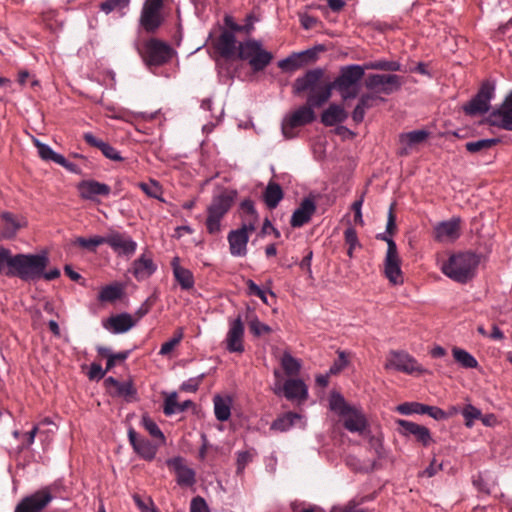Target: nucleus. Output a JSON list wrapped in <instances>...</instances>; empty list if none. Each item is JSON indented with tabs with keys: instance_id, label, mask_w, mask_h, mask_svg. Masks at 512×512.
<instances>
[{
	"instance_id": "obj_1",
	"label": "nucleus",
	"mask_w": 512,
	"mask_h": 512,
	"mask_svg": "<svg viewBox=\"0 0 512 512\" xmlns=\"http://www.w3.org/2000/svg\"><path fill=\"white\" fill-rule=\"evenodd\" d=\"M365 70V63L342 66L338 76L332 82L324 83L320 92L327 101L331 98L333 89L340 93L344 101L355 99L359 94V83L365 76Z\"/></svg>"
},
{
	"instance_id": "obj_2",
	"label": "nucleus",
	"mask_w": 512,
	"mask_h": 512,
	"mask_svg": "<svg viewBox=\"0 0 512 512\" xmlns=\"http://www.w3.org/2000/svg\"><path fill=\"white\" fill-rule=\"evenodd\" d=\"M480 256L471 251L452 254L442 265V272L453 281L466 284L470 282L477 272Z\"/></svg>"
},
{
	"instance_id": "obj_3",
	"label": "nucleus",
	"mask_w": 512,
	"mask_h": 512,
	"mask_svg": "<svg viewBox=\"0 0 512 512\" xmlns=\"http://www.w3.org/2000/svg\"><path fill=\"white\" fill-rule=\"evenodd\" d=\"M327 102V98L319 91L307 96L306 104L295 110L290 116L282 122V133L285 138L293 137L291 130L297 127L305 126L316 119L314 108H319Z\"/></svg>"
},
{
	"instance_id": "obj_4",
	"label": "nucleus",
	"mask_w": 512,
	"mask_h": 512,
	"mask_svg": "<svg viewBox=\"0 0 512 512\" xmlns=\"http://www.w3.org/2000/svg\"><path fill=\"white\" fill-rule=\"evenodd\" d=\"M237 197L236 190H223L220 194L213 196L210 205L207 207L206 229L209 234H217L221 230V220L231 209Z\"/></svg>"
},
{
	"instance_id": "obj_5",
	"label": "nucleus",
	"mask_w": 512,
	"mask_h": 512,
	"mask_svg": "<svg viewBox=\"0 0 512 512\" xmlns=\"http://www.w3.org/2000/svg\"><path fill=\"white\" fill-rule=\"evenodd\" d=\"M138 52L145 65L149 68L167 64L175 53L168 43L158 38L148 39L141 49L138 48Z\"/></svg>"
},
{
	"instance_id": "obj_6",
	"label": "nucleus",
	"mask_w": 512,
	"mask_h": 512,
	"mask_svg": "<svg viewBox=\"0 0 512 512\" xmlns=\"http://www.w3.org/2000/svg\"><path fill=\"white\" fill-rule=\"evenodd\" d=\"M48 264L49 257L47 252L44 251L36 254L29 253V258L25 269L23 282H37L40 279L52 281L59 278L61 275L60 270L56 267L46 270Z\"/></svg>"
},
{
	"instance_id": "obj_7",
	"label": "nucleus",
	"mask_w": 512,
	"mask_h": 512,
	"mask_svg": "<svg viewBox=\"0 0 512 512\" xmlns=\"http://www.w3.org/2000/svg\"><path fill=\"white\" fill-rule=\"evenodd\" d=\"M165 0H144L140 16L139 27L146 34H155L165 22L164 14Z\"/></svg>"
},
{
	"instance_id": "obj_8",
	"label": "nucleus",
	"mask_w": 512,
	"mask_h": 512,
	"mask_svg": "<svg viewBox=\"0 0 512 512\" xmlns=\"http://www.w3.org/2000/svg\"><path fill=\"white\" fill-rule=\"evenodd\" d=\"M58 484L55 482L25 496L16 505L14 512H42L54 499Z\"/></svg>"
},
{
	"instance_id": "obj_9",
	"label": "nucleus",
	"mask_w": 512,
	"mask_h": 512,
	"mask_svg": "<svg viewBox=\"0 0 512 512\" xmlns=\"http://www.w3.org/2000/svg\"><path fill=\"white\" fill-rule=\"evenodd\" d=\"M28 258L29 253L12 254L10 249L0 246V275L23 281Z\"/></svg>"
},
{
	"instance_id": "obj_10",
	"label": "nucleus",
	"mask_w": 512,
	"mask_h": 512,
	"mask_svg": "<svg viewBox=\"0 0 512 512\" xmlns=\"http://www.w3.org/2000/svg\"><path fill=\"white\" fill-rule=\"evenodd\" d=\"M495 94V82L485 80L481 83L477 93L463 105V111L468 116L485 114L490 110V101Z\"/></svg>"
},
{
	"instance_id": "obj_11",
	"label": "nucleus",
	"mask_w": 512,
	"mask_h": 512,
	"mask_svg": "<svg viewBox=\"0 0 512 512\" xmlns=\"http://www.w3.org/2000/svg\"><path fill=\"white\" fill-rule=\"evenodd\" d=\"M403 77L397 74H369L364 80L367 90L376 95H391L401 89Z\"/></svg>"
},
{
	"instance_id": "obj_12",
	"label": "nucleus",
	"mask_w": 512,
	"mask_h": 512,
	"mask_svg": "<svg viewBox=\"0 0 512 512\" xmlns=\"http://www.w3.org/2000/svg\"><path fill=\"white\" fill-rule=\"evenodd\" d=\"M324 73V69L318 67L307 70L302 76L297 77L292 84L293 95L301 96L305 92H309L308 95L318 93L324 85L321 83Z\"/></svg>"
},
{
	"instance_id": "obj_13",
	"label": "nucleus",
	"mask_w": 512,
	"mask_h": 512,
	"mask_svg": "<svg viewBox=\"0 0 512 512\" xmlns=\"http://www.w3.org/2000/svg\"><path fill=\"white\" fill-rule=\"evenodd\" d=\"M385 367L387 369L391 368L409 375L414 373L424 374L428 372L413 356L404 351H392Z\"/></svg>"
},
{
	"instance_id": "obj_14",
	"label": "nucleus",
	"mask_w": 512,
	"mask_h": 512,
	"mask_svg": "<svg viewBox=\"0 0 512 512\" xmlns=\"http://www.w3.org/2000/svg\"><path fill=\"white\" fill-rule=\"evenodd\" d=\"M105 240V244H107L118 256L130 258L136 252L137 243L126 233L112 230L105 235Z\"/></svg>"
},
{
	"instance_id": "obj_15",
	"label": "nucleus",
	"mask_w": 512,
	"mask_h": 512,
	"mask_svg": "<svg viewBox=\"0 0 512 512\" xmlns=\"http://www.w3.org/2000/svg\"><path fill=\"white\" fill-rule=\"evenodd\" d=\"M397 432L403 437L413 436L415 441L424 447L429 446L433 442L430 430L423 425L417 424L405 419H396Z\"/></svg>"
},
{
	"instance_id": "obj_16",
	"label": "nucleus",
	"mask_w": 512,
	"mask_h": 512,
	"mask_svg": "<svg viewBox=\"0 0 512 512\" xmlns=\"http://www.w3.org/2000/svg\"><path fill=\"white\" fill-rule=\"evenodd\" d=\"M489 125L512 131V90L506 95L502 104L487 117Z\"/></svg>"
},
{
	"instance_id": "obj_17",
	"label": "nucleus",
	"mask_w": 512,
	"mask_h": 512,
	"mask_svg": "<svg viewBox=\"0 0 512 512\" xmlns=\"http://www.w3.org/2000/svg\"><path fill=\"white\" fill-rule=\"evenodd\" d=\"M244 323L241 315L229 322V330L226 336V349L230 353H243L244 347Z\"/></svg>"
},
{
	"instance_id": "obj_18",
	"label": "nucleus",
	"mask_w": 512,
	"mask_h": 512,
	"mask_svg": "<svg viewBox=\"0 0 512 512\" xmlns=\"http://www.w3.org/2000/svg\"><path fill=\"white\" fill-rule=\"evenodd\" d=\"M400 265L401 259L398 254L397 246L390 245V248H387L384 260V274L394 285L403 283V275Z\"/></svg>"
},
{
	"instance_id": "obj_19",
	"label": "nucleus",
	"mask_w": 512,
	"mask_h": 512,
	"mask_svg": "<svg viewBox=\"0 0 512 512\" xmlns=\"http://www.w3.org/2000/svg\"><path fill=\"white\" fill-rule=\"evenodd\" d=\"M169 468L176 474L177 484L180 486H193L196 482L195 471L185 464V459L181 456L170 458L166 461Z\"/></svg>"
},
{
	"instance_id": "obj_20",
	"label": "nucleus",
	"mask_w": 512,
	"mask_h": 512,
	"mask_svg": "<svg viewBox=\"0 0 512 512\" xmlns=\"http://www.w3.org/2000/svg\"><path fill=\"white\" fill-rule=\"evenodd\" d=\"M1 229L0 240H11L17 235V232L27 226L24 217L17 218L12 212L4 211L0 214Z\"/></svg>"
},
{
	"instance_id": "obj_21",
	"label": "nucleus",
	"mask_w": 512,
	"mask_h": 512,
	"mask_svg": "<svg viewBox=\"0 0 512 512\" xmlns=\"http://www.w3.org/2000/svg\"><path fill=\"white\" fill-rule=\"evenodd\" d=\"M77 190L81 199L90 201H96L97 196L107 197L111 193L109 185L93 179L80 181Z\"/></svg>"
},
{
	"instance_id": "obj_22",
	"label": "nucleus",
	"mask_w": 512,
	"mask_h": 512,
	"mask_svg": "<svg viewBox=\"0 0 512 512\" xmlns=\"http://www.w3.org/2000/svg\"><path fill=\"white\" fill-rule=\"evenodd\" d=\"M128 439L134 451L143 459L151 461L157 453V446L153 445L150 440L140 437L133 427L128 429Z\"/></svg>"
},
{
	"instance_id": "obj_23",
	"label": "nucleus",
	"mask_w": 512,
	"mask_h": 512,
	"mask_svg": "<svg viewBox=\"0 0 512 512\" xmlns=\"http://www.w3.org/2000/svg\"><path fill=\"white\" fill-rule=\"evenodd\" d=\"M316 211V203L313 198L305 197L299 207L293 212L290 225L293 228H300L307 224Z\"/></svg>"
},
{
	"instance_id": "obj_24",
	"label": "nucleus",
	"mask_w": 512,
	"mask_h": 512,
	"mask_svg": "<svg viewBox=\"0 0 512 512\" xmlns=\"http://www.w3.org/2000/svg\"><path fill=\"white\" fill-rule=\"evenodd\" d=\"M157 270V265L153 259L143 253L132 262L129 270L137 281H143L150 278Z\"/></svg>"
},
{
	"instance_id": "obj_25",
	"label": "nucleus",
	"mask_w": 512,
	"mask_h": 512,
	"mask_svg": "<svg viewBox=\"0 0 512 512\" xmlns=\"http://www.w3.org/2000/svg\"><path fill=\"white\" fill-rule=\"evenodd\" d=\"M84 141L93 148H97L101 151L104 157L114 162H122L124 158L120 152L110 145L108 142L97 138L92 132H85L83 134Z\"/></svg>"
},
{
	"instance_id": "obj_26",
	"label": "nucleus",
	"mask_w": 512,
	"mask_h": 512,
	"mask_svg": "<svg viewBox=\"0 0 512 512\" xmlns=\"http://www.w3.org/2000/svg\"><path fill=\"white\" fill-rule=\"evenodd\" d=\"M215 48L225 59H231L236 56L238 49L235 34L224 28L215 43Z\"/></svg>"
},
{
	"instance_id": "obj_27",
	"label": "nucleus",
	"mask_w": 512,
	"mask_h": 512,
	"mask_svg": "<svg viewBox=\"0 0 512 512\" xmlns=\"http://www.w3.org/2000/svg\"><path fill=\"white\" fill-rule=\"evenodd\" d=\"M227 241L229 243V251L232 256L244 257L247 255L249 235L244 232V229L231 230L227 235Z\"/></svg>"
},
{
	"instance_id": "obj_28",
	"label": "nucleus",
	"mask_w": 512,
	"mask_h": 512,
	"mask_svg": "<svg viewBox=\"0 0 512 512\" xmlns=\"http://www.w3.org/2000/svg\"><path fill=\"white\" fill-rule=\"evenodd\" d=\"M136 321L129 313L123 312L109 317L103 322V327L114 334H122L134 327Z\"/></svg>"
},
{
	"instance_id": "obj_29",
	"label": "nucleus",
	"mask_w": 512,
	"mask_h": 512,
	"mask_svg": "<svg viewBox=\"0 0 512 512\" xmlns=\"http://www.w3.org/2000/svg\"><path fill=\"white\" fill-rule=\"evenodd\" d=\"M435 238L438 241L456 240L460 235V218L453 217L448 221L438 223L435 228Z\"/></svg>"
},
{
	"instance_id": "obj_30",
	"label": "nucleus",
	"mask_w": 512,
	"mask_h": 512,
	"mask_svg": "<svg viewBox=\"0 0 512 512\" xmlns=\"http://www.w3.org/2000/svg\"><path fill=\"white\" fill-rule=\"evenodd\" d=\"M283 391L284 396L289 400L306 399L308 396L307 386L301 379H288L285 381L283 388L275 390L276 394Z\"/></svg>"
},
{
	"instance_id": "obj_31",
	"label": "nucleus",
	"mask_w": 512,
	"mask_h": 512,
	"mask_svg": "<svg viewBox=\"0 0 512 512\" xmlns=\"http://www.w3.org/2000/svg\"><path fill=\"white\" fill-rule=\"evenodd\" d=\"M173 275L182 290H190L195 285L193 273L180 265V258L175 256L171 261Z\"/></svg>"
},
{
	"instance_id": "obj_32",
	"label": "nucleus",
	"mask_w": 512,
	"mask_h": 512,
	"mask_svg": "<svg viewBox=\"0 0 512 512\" xmlns=\"http://www.w3.org/2000/svg\"><path fill=\"white\" fill-rule=\"evenodd\" d=\"M348 118V113L344 107L332 103L321 113L320 121L326 127H332L343 123Z\"/></svg>"
},
{
	"instance_id": "obj_33",
	"label": "nucleus",
	"mask_w": 512,
	"mask_h": 512,
	"mask_svg": "<svg viewBox=\"0 0 512 512\" xmlns=\"http://www.w3.org/2000/svg\"><path fill=\"white\" fill-rule=\"evenodd\" d=\"M429 137V132L426 130H413L399 135V142L403 147L399 150L400 156L409 154V148L424 142Z\"/></svg>"
},
{
	"instance_id": "obj_34",
	"label": "nucleus",
	"mask_w": 512,
	"mask_h": 512,
	"mask_svg": "<svg viewBox=\"0 0 512 512\" xmlns=\"http://www.w3.org/2000/svg\"><path fill=\"white\" fill-rule=\"evenodd\" d=\"M341 417L343 418L344 428L350 432L362 433L367 428V420L364 414L355 407H353V411Z\"/></svg>"
},
{
	"instance_id": "obj_35",
	"label": "nucleus",
	"mask_w": 512,
	"mask_h": 512,
	"mask_svg": "<svg viewBox=\"0 0 512 512\" xmlns=\"http://www.w3.org/2000/svg\"><path fill=\"white\" fill-rule=\"evenodd\" d=\"M284 198V191L280 184L269 181L262 193V200L269 209H275Z\"/></svg>"
},
{
	"instance_id": "obj_36",
	"label": "nucleus",
	"mask_w": 512,
	"mask_h": 512,
	"mask_svg": "<svg viewBox=\"0 0 512 512\" xmlns=\"http://www.w3.org/2000/svg\"><path fill=\"white\" fill-rule=\"evenodd\" d=\"M261 45V42L255 39H247L243 42H239L236 57L242 61H248L249 63L250 59L254 57Z\"/></svg>"
},
{
	"instance_id": "obj_37",
	"label": "nucleus",
	"mask_w": 512,
	"mask_h": 512,
	"mask_svg": "<svg viewBox=\"0 0 512 512\" xmlns=\"http://www.w3.org/2000/svg\"><path fill=\"white\" fill-rule=\"evenodd\" d=\"M98 355L101 357L107 358L106 362V370H111L115 365L116 362H123L125 361L130 353L131 350H125L118 353H112L111 350L104 346H97L96 348Z\"/></svg>"
},
{
	"instance_id": "obj_38",
	"label": "nucleus",
	"mask_w": 512,
	"mask_h": 512,
	"mask_svg": "<svg viewBox=\"0 0 512 512\" xmlns=\"http://www.w3.org/2000/svg\"><path fill=\"white\" fill-rule=\"evenodd\" d=\"M124 295V287L120 283H114L104 286L99 294L98 300L100 302H115Z\"/></svg>"
},
{
	"instance_id": "obj_39",
	"label": "nucleus",
	"mask_w": 512,
	"mask_h": 512,
	"mask_svg": "<svg viewBox=\"0 0 512 512\" xmlns=\"http://www.w3.org/2000/svg\"><path fill=\"white\" fill-rule=\"evenodd\" d=\"M215 417L220 422L227 421L231 416V399L216 395L213 399Z\"/></svg>"
},
{
	"instance_id": "obj_40",
	"label": "nucleus",
	"mask_w": 512,
	"mask_h": 512,
	"mask_svg": "<svg viewBox=\"0 0 512 512\" xmlns=\"http://www.w3.org/2000/svg\"><path fill=\"white\" fill-rule=\"evenodd\" d=\"M273 60V54L262 46L255 53L254 57L250 59L249 65L254 72L263 71Z\"/></svg>"
},
{
	"instance_id": "obj_41",
	"label": "nucleus",
	"mask_w": 512,
	"mask_h": 512,
	"mask_svg": "<svg viewBox=\"0 0 512 512\" xmlns=\"http://www.w3.org/2000/svg\"><path fill=\"white\" fill-rule=\"evenodd\" d=\"M329 408L336 412L340 417L346 416L349 412L353 411V406L349 405L345 398L336 391H333L330 395Z\"/></svg>"
},
{
	"instance_id": "obj_42",
	"label": "nucleus",
	"mask_w": 512,
	"mask_h": 512,
	"mask_svg": "<svg viewBox=\"0 0 512 512\" xmlns=\"http://www.w3.org/2000/svg\"><path fill=\"white\" fill-rule=\"evenodd\" d=\"M367 70H380L387 72H401L402 65L399 61L379 59L375 61H369L365 63Z\"/></svg>"
},
{
	"instance_id": "obj_43",
	"label": "nucleus",
	"mask_w": 512,
	"mask_h": 512,
	"mask_svg": "<svg viewBox=\"0 0 512 512\" xmlns=\"http://www.w3.org/2000/svg\"><path fill=\"white\" fill-rule=\"evenodd\" d=\"M501 142L500 138H488L480 139L477 141H470L465 144V148L468 152L474 153H485L487 150L493 148Z\"/></svg>"
},
{
	"instance_id": "obj_44",
	"label": "nucleus",
	"mask_w": 512,
	"mask_h": 512,
	"mask_svg": "<svg viewBox=\"0 0 512 512\" xmlns=\"http://www.w3.org/2000/svg\"><path fill=\"white\" fill-rule=\"evenodd\" d=\"M452 354L455 361L459 363L463 368L473 369L478 367V361L468 351L459 347H453Z\"/></svg>"
},
{
	"instance_id": "obj_45",
	"label": "nucleus",
	"mask_w": 512,
	"mask_h": 512,
	"mask_svg": "<svg viewBox=\"0 0 512 512\" xmlns=\"http://www.w3.org/2000/svg\"><path fill=\"white\" fill-rule=\"evenodd\" d=\"M112 395L123 397L126 402H132L137 400V389L134 387L132 380L119 382V384L116 386L115 392L112 393Z\"/></svg>"
},
{
	"instance_id": "obj_46",
	"label": "nucleus",
	"mask_w": 512,
	"mask_h": 512,
	"mask_svg": "<svg viewBox=\"0 0 512 512\" xmlns=\"http://www.w3.org/2000/svg\"><path fill=\"white\" fill-rule=\"evenodd\" d=\"M105 241V236L100 235H95L90 238L79 236L73 240L72 244L90 252H96V248L102 244H105Z\"/></svg>"
},
{
	"instance_id": "obj_47",
	"label": "nucleus",
	"mask_w": 512,
	"mask_h": 512,
	"mask_svg": "<svg viewBox=\"0 0 512 512\" xmlns=\"http://www.w3.org/2000/svg\"><path fill=\"white\" fill-rule=\"evenodd\" d=\"M281 366L288 376H296L301 370V362L293 357L289 352H284L281 357Z\"/></svg>"
},
{
	"instance_id": "obj_48",
	"label": "nucleus",
	"mask_w": 512,
	"mask_h": 512,
	"mask_svg": "<svg viewBox=\"0 0 512 512\" xmlns=\"http://www.w3.org/2000/svg\"><path fill=\"white\" fill-rule=\"evenodd\" d=\"M300 416L294 412H287L279 417H277L271 424L272 430H277L280 432H285L289 430L293 425L295 419H299Z\"/></svg>"
},
{
	"instance_id": "obj_49",
	"label": "nucleus",
	"mask_w": 512,
	"mask_h": 512,
	"mask_svg": "<svg viewBox=\"0 0 512 512\" xmlns=\"http://www.w3.org/2000/svg\"><path fill=\"white\" fill-rule=\"evenodd\" d=\"M327 50L324 44H317L312 48L306 49L301 52H297L299 59L302 63V66L308 65L310 63H314L318 59V55L320 52H325Z\"/></svg>"
},
{
	"instance_id": "obj_50",
	"label": "nucleus",
	"mask_w": 512,
	"mask_h": 512,
	"mask_svg": "<svg viewBox=\"0 0 512 512\" xmlns=\"http://www.w3.org/2000/svg\"><path fill=\"white\" fill-rule=\"evenodd\" d=\"M138 186L148 197L160 200L162 202L165 201L161 197L163 190L158 181L151 179L149 183L140 182Z\"/></svg>"
},
{
	"instance_id": "obj_51",
	"label": "nucleus",
	"mask_w": 512,
	"mask_h": 512,
	"mask_svg": "<svg viewBox=\"0 0 512 512\" xmlns=\"http://www.w3.org/2000/svg\"><path fill=\"white\" fill-rule=\"evenodd\" d=\"M34 145L37 147L41 159L45 161L58 163L62 156L61 154L55 152L49 145L40 142L38 139H34Z\"/></svg>"
},
{
	"instance_id": "obj_52",
	"label": "nucleus",
	"mask_w": 512,
	"mask_h": 512,
	"mask_svg": "<svg viewBox=\"0 0 512 512\" xmlns=\"http://www.w3.org/2000/svg\"><path fill=\"white\" fill-rule=\"evenodd\" d=\"M344 240L345 243L348 245L347 255L350 258H353L354 249L356 247H362V244L359 242L358 239L357 231L354 227L349 226L348 228H346V230L344 231Z\"/></svg>"
},
{
	"instance_id": "obj_53",
	"label": "nucleus",
	"mask_w": 512,
	"mask_h": 512,
	"mask_svg": "<svg viewBox=\"0 0 512 512\" xmlns=\"http://www.w3.org/2000/svg\"><path fill=\"white\" fill-rule=\"evenodd\" d=\"M426 404L420 402H404L396 407V411L402 415L419 414L423 415Z\"/></svg>"
},
{
	"instance_id": "obj_54",
	"label": "nucleus",
	"mask_w": 512,
	"mask_h": 512,
	"mask_svg": "<svg viewBox=\"0 0 512 512\" xmlns=\"http://www.w3.org/2000/svg\"><path fill=\"white\" fill-rule=\"evenodd\" d=\"M131 0H105L99 4V9L106 15L111 12L118 10H124L128 8Z\"/></svg>"
},
{
	"instance_id": "obj_55",
	"label": "nucleus",
	"mask_w": 512,
	"mask_h": 512,
	"mask_svg": "<svg viewBox=\"0 0 512 512\" xmlns=\"http://www.w3.org/2000/svg\"><path fill=\"white\" fill-rule=\"evenodd\" d=\"M141 423L153 438L160 439L162 442L165 441L163 432L148 414L142 416Z\"/></svg>"
},
{
	"instance_id": "obj_56",
	"label": "nucleus",
	"mask_w": 512,
	"mask_h": 512,
	"mask_svg": "<svg viewBox=\"0 0 512 512\" xmlns=\"http://www.w3.org/2000/svg\"><path fill=\"white\" fill-rule=\"evenodd\" d=\"M464 420L465 425L469 428H471L474 424V421L476 419H480L482 416L481 410L477 407L473 406L472 404H467L461 411Z\"/></svg>"
},
{
	"instance_id": "obj_57",
	"label": "nucleus",
	"mask_w": 512,
	"mask_h": 512,
	"mask_svg": "<svg viewBox=\"0 0 512 512\" xmlns=\"http://www.w3.org/2000/svg\"><path fill=\"white\" fill-rule=\"evenodd\" d=\"M278 67L282 69L283 71H295L302 66V63L299 59V56L297 53H292L288 57L280 60L278 62Z\"/></svg>"
},
{
	"instance_id": "obj_58",
	"label": "nucleus",
	"mask_w": 512,
	"mask_h": 512,
	"mask_svg": "<svg viewBox=\"0 0 512 512\" xmlns=\"http://www.w3.org/2000/svg\"><path fill=\"white\" fill-rule=\"evenodd\" d=\"M224 24L225 27L229 31H232L233 34H235V32H245L249 34L254 29L253 24L251 22L246 23L245 25H239L234 21L233 17L230 15H226L224 17Z\"/></svg>"
},
{
	"instance_id": "obj_59",
	"label": "nucleus",
	"mask_w": 512,
	"mask_h": 512,
	"mask_svg": "<svg viewBox=\"0 0 512 512\" xmlns=\"http://www.w3.org/2000/svg\"><path fill=\"white\" fill-rule=\"evenodd\" d=\"M338 358L332 363L329 368V374L337 375L349 365V359L345 351H337Z\"/></svg>"
},
{
	"instance_id": "obj_60",
	"label": "nucleus",
	"mask_w": 512,
	"mask_h": 512,
	"mask_svg": "<svg viewBox=\"0 0 512 512\" xmlns=\"http://www.w3.org/2000/svg\"><path fill=\"white\" fill-rule=\"evenodd\" d=\"M208 373H201L196 377L189 378L180 385V390L183 392L195 393L198 391L200 384L206 378Z\"/></svg>"
},
{
	"instance_id": "obj_61",
	"label": "nucleus",
	"mask_w": 512,
	"mask_h": 512,
	"mask_svg": "<svg viewBox=\"0 0 512 512\" xmlns=\"http://www.w3.org/2000/svg\"><path fill=\"white\" fill-rule=\"evenodd\" d=\"M249 330L255 337H260L263 334H268L272 331L271 327L265 323H262L257 316H254L249 321Z\"/></svg>"
},
{
	"instance_id": "obj_62",
	"label": "nucleus",
	"mask_w": 512,
	"mask_h": 512,
	"mask_svg": "<svg viewBox=\"0 0 512 512\" xmlns=\"http://www.w3.org/2000/svg\"><path fill=\"white\" fill-rule=\"evenodd\" d=\"M183 338V332L181 329L175 332L174 336L161 345L159 354L167 355L173 351V349L181 342Z\"/></svg>"
},
{
	"instance_id": "obj_63",
	"label": "nucleus",
	"mask_w": 512,
	"mask_h": 512,
	"mask_svg": "<svg viewBox=\"0 0 512 512\" xmlns=\"http://www.w3.org/2000/svg\"><path fill=\"white\" fill-rule=\"evenodd\" d=\"M376 101L385 102L386 99L374 93H363L358 99V103L366 110L374 107Z\"/></svg>"
},
{
	"instance_id": "obj_64",
	"label": "nucleus",
	"mask_w": 512,
	"mask_h": 512,
	"mask_svg": "<svg viewBox=\"0 0 512 512\" xmlns=\"http://www.w3.org/2000/svg\"><path fill=\"white\" fill-rule=\"evenodd\" d=\"M177 398H178L177 393L176 392H172L165 399L163 412H164V414L166 416H170V415H173L175 413H178L179 402L177 401Z\"/></svg>"
}]
</instances>
